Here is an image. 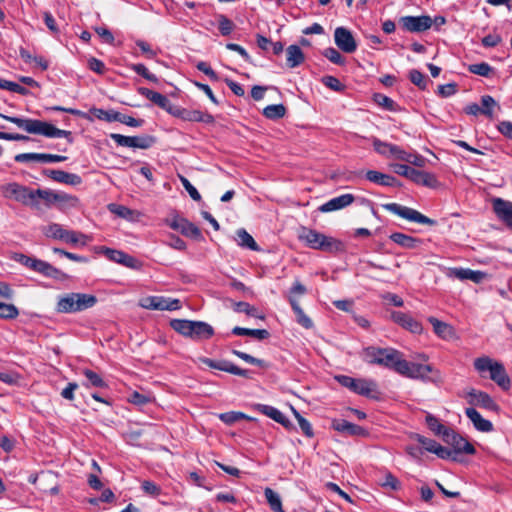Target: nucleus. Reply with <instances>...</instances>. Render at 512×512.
<instances>
[{
	"mask_svg": "<svg viewBox=\"0 0 512 512\" xmlns=\"http://www.w3.org/2000/svg\"><path fill=\"white\" fill-rule=\"evenodd\" d=\"M0 118H3L11 123H14L20 129H23L29 134L42 135L47 138H66L69 143L73 142L72 133L68 130H62L55 127L53 124L30 118H19L8 116L0 113Z\"/></svg>",
	"mask_w": 512,
	"mask_h": 512,
	"instance_id": "nucleus-1",
	"label": "nucleus"
},
{
	"mask_svg": "<svg viewBox=\"0 0 512 512\" xmlns=\"http://www.w3.org/2000/svg\"><path fill=\"white\" fill-rule=\"evenodd\" d=\"M97 303L96 296L86 293H67L58 297L56 311L71 314L92 308Z\"/></svg>",
	"mask_w": 512,
	"mask_h": 512,
	"instance_id": "nucleus-2",
	"label": "nucleus"
},
{
	"mask_svg": "<svg viewBox=\"0 0 512 512\" xmlns=\"http://www.w3.org/2000/svg\"><path fill=\"white\" fill-rule=\"evenodd\" d=\"M298 239L314 250L335 252L341 249V242L339 240L304 226L299 229Z\"/></svg>",
	"mask_w": 512,
	"mask_h": 512,
	"instance_id": "nucleus-3",
	"label": "nucleus"
},
{
	"mask_svg": "<svg viewBox=\"0 0 512 512\" xmlns=\"http://www.w3.org/2000/svg\"><path fill=\"white\" fill-rule=\"evenodd\" d=\"M474 368L480 374L489 372V378L504 391L510 389L511 380L501 362L493 360L488 356H482L474 360Z\"/></svg>",
	"mask_w": 512,
	"mask_h": 512,
	"instance_id": "nucleus-4",
	"label": "nucleus"
},
{
	"mask_svg": "<svg viewBox=\"0 0 512 512\" xmlns=\"http://www.w3.org/2000/svg\"><path fill=\"white\" fill-rule=\"evenodd\" d=\"M399 374L410 378L422 381H435L439 377V373L429 364H421L416 362H409L403 360Z\"/></svg>",
	"mask_w": 512,
	"mask_h": 512,
	"instance_id": "nucleus-5",
	"label": "nucleus"
},
{
	"mask_svg": "<svg viewBox=\"0 0 512 512\" xmlns=\"http://www.w3.org/2000/svg\"><path fill=\"white\" fill-rule=\"evenodd\" d=\"M336 379L343 387L362 396L372 397L377 392V384L373 380L355 379L345 375L337 376Z\"/></svg>",
	"mask_w": 512,
	"mask_h": 512,
	"instance_id": "nucleus-6",
	"label": "nucleus"
},
{
	"mask_svg": "<svg viewBox=\"0 0 512 512\" xmlns=\"http://www.w3.org/2000/svg\"><path fill=\"white\" fill-rule=\"evenodd\" d=\"M382 207L385 210H387L393 214H396V215L400 216L401 218L412 221V222H416L419 224L431 225V226L436 224L435 220L423 215L419 211L412 209L410 207L402 206L397 203L383 204Z\"/></svg>",
	"mask_w": 512,
	"mask_h": 512,
	"instance_id": "nucleus-7",
	"label": "nucleus"
},
{
	"mask_svg": "<svg viewBox=\"0 0 512 512\" xmlns=\"http://www.w3.org/2000/svg\"><path fill=\"white\" fill-rule=\"evenodd\" d=\"M4 197L14 200L26 206L35 205L34 190L16 182L6 184L2 187Z\"/></svg>",
	"mask_w": 512,
	"mask_h": 512,
	"instance_id": "nucleus-8",
	"label": "nucleus"
},
{
	"mask_svg": "<svg viewBox=\"0 0 512 512\" xmlns=\"http://www.w3.org/2000/svg\"><path fill=\"white\" fill-rule=\"evenodd\" d=\"M443 441L452 447L451 450L455 452L456 457L460 454L473 455L476 453L474 446L453 429H450L449 432L444 435Z\"/></svg>",
	"mask_w": 512,
	"mask_h": 512,
	"instance_id": "nucleus-9",
	"label": "nucleus"
},
{
	"mask_svg": "<svg viewBox=\"0 0 512 512\" xmlns=\"http://www.w3.org/2000/svg\"><path fill=\"white\" fill-rule=\"evenodd\" d=\"M399 24L404 31L420 33L430 29L433 20L428 15L403 16L399 19Z\"/></svg>",
	"mask_w": 512,
	"mask_h": 512,
	"instance_id": "nucleus-10",
	"label": "nucleus"
},
{
	"mask_svg": "<svg viewBox=\"0 0 512 512\" xmlns=\"http://www.w3.org/2000/svg\"><path fill=\"white\" fill-rule=\"evenodd\" d=\"M140 306L150 310H178L181 303L178 299L165 298L161 296H148L141 300Z\"/></svg>",
	"mask_w": 512,
	"mask_h": 512,
	"instance_id": "nucleus-11",
	"label": "nucleus"
},
{
	"mask_svg": "<svg viewBox=\"0 0 512 512\" xmlns=\"http://www.w3.org/2000/svg\"><path fill=\"white\" fill-rule=\"evenodd\" d=\"M199 361L210 368L217 369L220 371L228 372L233 375L241 376L244 378H250V371L246 369H242L232 362L227 360L215 361L213 359L207 357H200Z\"/></svg>",
	"mask_w": 512,
	"mask_h": 512,
	"instance_id": "nucleus-12",
	"label": "nucleus"
},
{
	"mask_svg": "<svg viewBox=\"0 0 512 512\" xmlns=\"http://www.w3.org/2000/svg\"><path fill=\"white\" fill-rule=\"evenodd\" d=\"M468 403L472 406H479L481 408L495 411L499 410V405L493 400V398L486 392L471 388L467 392Z\"/></svg>",
	"mask_w": 512,
	"mask_h": 512,
	"instance_id": "nucleus-13",
	"label": "nucleus"
},
{
	"mask_svg": "<svg viewBox=\"0 0 512 512\" xmlns=\"http://www.w3.org/2000/svg\"><path fill=\"white\" fill-rule=\"evenodd\" d=\"M492 208L496 217L512 230V202L502 199H492Z\"/></svg>",
	"mask_w": 512,
	"mask_h": 512,
	"instance_id": "nucleus-14",
	"label": "nucleus"
},
{
	"mask_svg": "<svg viewBox=\"0 0 512 512\" xmlns=\"http://www.w3.org/2000/svg\"><path fill=\"white\" fill-rule=\"evenodd\" d=\"M334 41L337 47L345 53H353L357 49V43L347 28L337 27L334 32Z\"/></svg>",
	"mask_w": 512,
	"mask_h": 512,
	"instance_id": "nucleus-15",
	"label": "nucleus"
},
{
	"mask_svg": "<svg viewBox=\"0 0 512 512\" xmlns=\"http://www.w3.org/2000/svg\"><path fill=\"white\" fill-rule=\"evenodd\" d=\"M403 360V354L400 351L394 348H384L382 358L377 359V365L394 370L399 374Z\"/></svg>",
	"mask_w": 512,
	"mask_h": 512,
	"instance_id": "nucleus-16",
	"label": "nucleus"
},
{
	"mask_svg": "<svg viewBox=\"0 0 512 512\" xmlns=\"http://www.w3.org/2000/svg\"><path fill=\"white\" fill-rule=\"evenodd\" d=\"M391 318L395 323L414 334H420L423 331L422 324L406 313L394 311Z\"/></svg>",
	"mask_w": 512,
	"mask_h": 512,
	"instance_id": "nucleus-17",
	"label": "nucleus"
},
{
	"mask_svg": "<svg viewBox=\"0 0 512 512\" xmlns=\"http://www.w3.org/2000/svg\"><path fill=\"white\" fill-rule=\"evenodd\" d=\"M43 174L58 183H64L72 186H77L82 183V178L74 173H68L63 170L46 169Z\"/></svg>",
	"mask_w": 512,
	"mask_h": 512,
	"instance_id": "nucleus-18",
	"label": "nucleus"
},
{
	"mask_svg": "<svg viewBox=\"0 0 512 512\" xmlns=\"http://www.w3.org/2000/svg\"><path fill=\"white\" fill-rule=\"evenodd\" d=\"M355 200L352 194H343L338 197L332 198L326 203L322 204L318 210L322 213H328L336 210L343 209L351 205Z\"/></svg>",
	"mask_w": 512,
	"mask_h": 512,
	"instance_id": "nucleus-19",
	"label": "nucleus"
},
{
	"mask_svg": "<svg viewBox=\"0 0 512 512\" xmlns=\"http://www.w3.org/2000/svg\"><path fill=\"white\" fill-rule=\"evenodd\" d=\"M34 272H37L45 277L52 278L58 281H64L68 278V275L58 268L52 266L50 263L37 259L35 263Z\"/></svg>",
	"mask_w": 512,
	"mask_h": 512,
	"instance_id": "nucleus-20",
	"label": "nucleus"
},
{
	"mask_svg": "<svg viewBox=\"0 0 512 512\" xmlns=\"http://www.w3.org/2000/svg\"><path fill=\"white\" fill-rule=\"evenodd\" d=\"M332 427L338 432L345 433L352 436H365L367 431L354 423H351L344 419H336L332 422Z\"/></svg>",
	"mask_w": 512,
	"mask_h": 512,
	"instance_id": "nucleus-21",
	"label": "nucleus"
},
{
	"mask_svg": "<svg viewBox=\"0 0 512 512\" xmlns=\"http://www.w3.org/2000/svg\"><path fill=\"white\" fill-rule=\"evenodd\" d=\"M465 414L468 417V419L473 423L476 430L481 432H491L493 430L492 422L487 419H484L475 408H466Z\"/></svg>",
	"mask_w": 512,
	"mask_h": 512,
	"instance_id": "nucleus-22",
	"label": "nucleus"
},
{
	"mask_svg": "<svg viewBox=\"0 0 512 512\" xmlns=\"http://www.w3.org/2000/svg\"><path fill=\"white\" fill-rule=\"evenodd\" d=\"M409 180L415 184L429 188H436L439 185V182L434 174L422 170H417L415 168H413L411 171Z\"/></svg>",
	"mask_w": 512,
	"mask_h": 512,
	"instance_id": "nucleus-23",
	"label": "nucleus"
},
{
	"mask_svg": "<svg viewBox=\"0 0 512 512\" xmlns=\"http://www.w3.org/2000/svg\"><path fill=\"white\" fill-rule=\"evenodd\" d=\"M254 410L259 411L260 413L266 415L267 417L273 419L277 423L282 424L285 427H288L290 425V421L285 417V415L278 410L277 408L265 404H254L253 406Z\"/></svg>",
	"mask_w": 512,
	"mask_h": 512,
	"instance_id": "nucleus-24",
	"label": "nucleus"
},
{
	"mask_svg": "<svg viewBox=\"0 0 512 512\" xmlns=\"http://www.w3.org/2000/svg\"><path fill=\"white\" fill-rule=\"evenodd\" d=\"M447 275L459 280H471L475 283L481 282L484 278V273L468 268H452L449 269Z\"/></svg>",
	"mask_w": 512,
	"mask_h": 512,
	"instance_id": "nucleus-25",
	"label": "nucleus"
},
{
	"mask_svg": "<svg viewBox=\"0 0 512 512\" xmlns=\"http://www.w3.org/2000/svg\"><path fill=\"white\" fill-rule=\"evenodd\" d=\"M368 181L382 186H400L398 180L389 175L376 170H368L365 173Z\"/></svg>",
	"mask_w": 512,
	"mask_h": 512,
	"instance_id": "nucleus-26",
	"label": "nucleus"
},
{
	"mask_svg": "<svg viewBox=\"0 0 512 512\" xmlns=\"http://www.w3.org/2000/svg\"><path fill=\"white\" fill-rule=\"evenodd\" d=\"M138 93L149 99L151 102H153L163 110H166V108L169 107L170 100L165 95L159 92H155L146 87H139Z\"/></svg>",
	"mask_w": 512,
	"mask_h": 512,
	"instance_id": "nucleus-27",
	"label": "nucleus"
},
{
	"mask_svg": "<svg viewBox=\"0 0 512 512\" xmlns=\"http://www.w3.org/2000/svg\"><path fill=\"white\" fill-rule=\"evenodd\" d=\"M305 60L303 51L298 45H290L286 49V64L289 68L300 66Z\"/></svg>",
	"mask_w": 512,
	"mask_h": 512,
	"instance_id": "nucleus-28",
	"label": "nucleus"
},
{
	"mask_svg": "<svg viewBox=\"0 0 512 512\" xmlns=\"http://www.w3.org/2000/svg\"><path fill=\"white\" fill-rule=\"evenodd\" d=\"M192 334L191 338L200 340V339H209L214 334L213 327L203 321H193L192 325Z\"/></svg>",
	"mask_w": 512,
	"mask_h": 512,
	"instance_id": "nucleus-29",
	"label": "nucleus"
},
{
	"mask_svg": "<svg viewBox=\"0 0 512 512\" xmlns=\"http://www.w3.org/2000/svg\"><path fill=\"white\" fill-rule=\"evenodd\" d=\"M428 321L432 325L435 334L440 338L449 339L453 337L454 329L451 325L443 321H440L439 319L433 316L429 317Z\"/></svg>",
	"mask_w": 512,
	"mask_h": 512,
	"instance_id": "nucleus-30",
	"label": "nucleus"
},
{
	"mask_svg": "<svg viewBox=\"0 0 512 512\" xmlns=\"http://www.w3.org/2000/svg\"><path fill=\"white\" fill-rule=\"evenodd\" d=\"M289 303L296 315L297 323L305 329H311L313 327V321L305 314L303 309L300 307L298 300L292 296H289Z\"/></svg>",
	"mask_w": 512,
	"mask_h": 512,
	"instance_id": "nucleus-31",
	"label": "nucleus"
},
{
	"mask_svg": "<svg viewBox=\"0 0 512 512\" xmlns=\"http://www.w3.org/2000/svg\"><path fill=\"white\" fill-rule=\"evenodd\" d=\"M389 238L399 246L406 248V249H415L419 246V244L422 242L418 238H414L412 236L406 235L401 232H395L392 233Z\"/></svg>",
	"mask_w": 512,
	"mask_h": 512,
	"instance_id": "nucleus-32",
	"label": "nucleus"
},
{
	"mask_svg": "<svg viewBox=\"0 0 512 512\" xmlns=\"http://www.w3.org/2000/svg\"><path fill=\"white\" fill-rule=\"evenodd\" d=\"M60 240L72 245L79 244L81 246H86L90 238L81 232L64 229L62 238Z\"/></svg>",
	"mask_w": 512,
	"mask_h": 512,
	"instance_id": "nucleus-33",
	"label": "nucleus"
},
{
	"mask_svg": "<svg viewBox=\"0 0 512 512\" xmlns=\"http://www.w3.org/2000/svg\"><path fill=\"white\" fill-rule=\"evenodd\" d=\"M182 115V120L185 121L203 122L207 124L214 122V117L211 114L204 113L200 110H189L184 108Z\"/></svg>",
	"mask_w": 512,
	"mask_h": 512,
	"instance_id": "nucleus-34",
	"label": "nucleus"
},
{
	"mask_svg": "<svg viewBox=\"0 0 512 512\" xmlns=\"http://www.w3.org/2000/svg\"><path fill=\"white\" fill-rule=\"evenodd\" d=\"M232 333L238 336H251L258 340H264L270 336L269 331L266 329H249L239 326L234 327Z\"/></svg>",
	"mask_w": 512,
	"mask_h": 512,
	"instance_id": "nucleus-35",
	"label": "nucleus"
},
{
	"mask_svg": "<svg viewBox=\"0 0 512 512\" xmlns=\"http://www.w3.org/2000/svg\"><path fill=\"white\" fill-rule=\"evenodd\" d=\"M264 495L270 509L273 512H285L282 506L281 497L277 492H275L273 489L269 487H266L264 489Z\"/></svg>",
	"mask_w": 512,
	"mask_h": 512,
	"instance_id": "nucleus-36",
	"label": "nucleus"
},
{
	"mask_svg": "<svg viewBox=\"0 0 512 512\" xmlns=\"http://www.w3.org/2000/svg\"><path fill=\"white\" fill-rule=\"evenodd\" d=\"M35 205L33 208L39 207V200H42L46 206L55 204V191L48 189H37L34 190Z\"/></svg>",
	"mask_w": 512,
	"mask_h": 512,
	"instance_id": "nucleus-37",
	"label": "nucleus"
},
{
	"mask_svg": "<svg viewBox=\"0 0 512 512\" xmlns=\"http://www.w3.org/2000/svg\"><path fill=\"white\" fill-rule=\"evenodd\" d=\"M237 242L241 247L248 248L253 251H258L259 247L253 237L245 230L239 229L236 232Z\"/></svg>",
	"mask_w": 512,
	"mask_h": 512,
	"instance_id": "nucleus-38",
	"label": "nucleus"
},
{
	"mask_svg": "<svg viewBox=\"0 0 512 512\" xmlns=\"http://www.w3.org/2000/svg\"><path fill=\"white\" fill-rule=\"evenodd\" d=\"M193 321L185 319H174L170 322V326L179 334L190 337L192 334Z\"/></svg>",
	"mask_w": 512,
	"mask_h": 512,
	"instance_id": "nucleus-39",
	"label": "nucleus"
},
{
	"mask_svg": "<svg viewBox=\"0 0 512 512\" xmlns=\"http://www.w3.org/2000/svg\"><path fill=\"white\" fill-rule=\"evenodd\" d=\"M425 422H426L428 428L433 433H435L438 436H441L442 438L451 429V428H448V427L444 426L443 424H441L440 421L432 414L426 415Z\"/></svg>",
	"mask_w": 512,
	"mask_h": 512,
	"instance_id": "nucleus-40",
	"label": "nucleus"
},
{
	"mask_svg": "<svg viewBox=\"0 0 512 512\" xmlns=\"http://www.w3.org/2000/svg\"><path fill=\"white\" fill-rule=\"evenodd\" d=\"M219 419L227 424V425H233L234 423L240 421V420H248V421H253L254 418L253 417H250L242 412H238V411H230V412H225V413H221L219 414Z\"/></svg>",
	"mask_w": 512,
	"mask_h": 512,
	"instance_id": "nucleus-41",
	"label": "nucleus"
},
{
	"mask_svg": "<svg viewBox=\"0 0 512 512\" xmlns=\"http://www.w3.org/2000/svg\"><path fill=\"white\" fill-rule=\"evenodd\" d=\"M286 114V107L283 104L268 105L263 109V115L271 120L283 118Z\"/></svg>",
	"mask_w": 512,
	"mask_h": 512,
	"instance_id": "nucleus-42",
	"label": "nucleus"
},
{
	"mask_svg": "<svg viewBox=\"0 0 512 512\" xmlns=\"http://www.w3.org/2000/svg\"><path fill=\"white\" fill-rule=\"evenodd\" d=\"M481 104H482V107H480L481 108V114L485 115L488 118H492L493 117V114H494L493 109L495 107L500 109V106L498 105V103L490 95L482 96L481 97Z\"/></svg>",
	"mask_w": 512,
	"mask_h": 512,
	"instance_id": "nucleus-43",
	"label": "nucleus"
},
{
	"mask_svg": "<svg viewBox=\"0 0 512 512\" xmlns=\"http://www.w3.org/2000/svg\"><path fill=\"white\" fill-rule=\"evenodd\" d=\"M83 375L87 379V382L84 383V385L86 387L93 386V387L104 388L107 386L105 381L102 379V377L98 373H96L90 369H84Z\"/></svg>",
	"mask_w": 512,
	"mask_h": 512,
	"instance_id": "nucleus-44",
	"label": "nucleus"
},
{
	"mask_svg": "<svg viewBox=\"0 0 512 512\" xmlns=\"http://www.w3.org/2000/svg\"><path fill=\"white\" fill-rule=\"evenodd\" d=\"M90 113L98 118L99 120H105L107 122H117L119 112L115 110H104L101 108H92Z\"/></svg>",
	"mask_w": 512,
	"mask_h": 512,
	"instance_id": "nucleus-45",
	"label": "nucleus"
},
{
	"mask_svg": "<svg viewBox=\"0 0 512 512\" xmlns=\"http://www.w3.org/2000/svg\"><path fill=\"white\" fill-rule=\"evenodd\" d=\"M41 231L47 238L60 240L62 238L64 228L58 223H51L43 226Z\"/></svg>",
	"mask_w": 512,
	"mask_h": 512,
	"instance_id": "nucleus-46",
	"label": "nucleus"
},
{
	"mask_svg": "<svg viewBox=\"0 0 512 512\" xmlns=\"http://www.w3.org/2000/svg\"><path fill=\"white\" fill-rule=\"evenodd\" d=\"M234 310L236 312L245 313V314H247L248 316H251V317H255V318H259V319H264V316L259 314L258 309L256 307L250 305L247 302L240 301V302L235 303L234 304Z\"/></svg>",
	"mask_w": 512,
	"mask_h": 512,
	"instance_id": "nucleus-47",
	"label": "nucleus"
},
{
	"mask_svg": "<svg viewBox=\"0 0 512 512\" xmlns=\"http://www.w3.org/2000/svg\"><path fill=\"white\" fill-rule=\"evenodd\" d=\"M183 225L181 227V230L180 232L186 236V237H190V238H193V239H201L202 238V233L200 231V229L195 225L193 224L192 222L188 221L187 219L182 222Z\"/></svg>",
	"mask_w": 512,
	"mask_h": 512,
	"instance_id": "nucleus-48",
	"label": "nucleus"
},
{
	"mask_svg": "<svg viewBox=\"0 0 512 512\" xmlns=\"http://www.w3.org/2000/svg\"><path fill=\"white\" fill-rule=\"evenodd\" d=\"M151 135L132 136V148L148 149L155 143Z\"/></svg>",
	"mask_w": 512,
	"mask_h": 512,
	"instance_id": "nucleus-49",
	"label": "nucleus"
},
{
	"mask_svg": "<svg viewBox=\"0 0 512 512\" xmlns=\"http://www.w3.org/2000/svg\"><path fill=\"white\" fill-rule=\"evenodd\" d=\"M383 349L380 347L369 346L363 350L365 360L370 364H377V359L383 356Z\"/></svg>",
	"mask_w": 512,
	"mask_h": 512,
	"instance_id": "nucleus-50",
	"label": "nucleus"
},
{
	"mask_svg": "<svg viewBox=\"0 0 512 512\" xmlns=\"http://www.w3.org/2000/svg\"><path fill=\"white\" fill-rule=\"evenodd\" d=\"M108 209L111 213L120 218L131 220L133 219L134 211L124 205L110 204Z\"/></svg>",
	"mask_w": 512,
	"mask_h": 512,
	"instance_id": "nucleus-51",
	"label": "nucleus"
},
{
	"mask_svg": "<svg viewBox=\"0 0 512 512\" xmlns=\"http://www.w3.org/2000/svg\"><path fill=\"white\" fill-rule=\"evenodd\" d=\"M218 28L223 36H228L232 33L235 28V24L223 14L217 16Z\"/></svg>",
	"mask_w": 512,
	"mask_h": 512,
	"instance_id": "nucleus-52",
	"label": "nucleus"
},
{
	"mask_svg": "<svg viewBox=\"0 0 512 512\" xmlns=\"http://www.w3.org/2000/svg\"><path fill=\"white\" fill-rule=\"evenodd\" d=\"M0 88L14 92V93H18L20 95H28L29 94L28 89L25 88L24 86H22L16 82L4 80L1 78H0Z\"/></svg>",
	"mask_w": 512,
	"mask_h": 512,
	"instance_id": "nucleus-53",
	"label": "nucleus"
},
{
	"mask_svg": "<svg viewBox=\"0 0 512 512\" xmlns=\"http://www.w3.org/2000/svg\"><path fill=\"white\" fill-rule=\"evenodd\" d=\"M373 100L376 104L379 106L385 108L388 111H396V103L389 98L388 96L381 94V93H375L373 96Z\"/></svg>",
	"mask_w": 512,
	"mask_h": 512,
	"instance_id": "nucleus-54",
	"label": "nucleus"
},
{
	"mask_svg": "<svg viewBox=\"0 0 512 512\" xmlns=\"http://www.w3.org/2000/svg\"><path fill=\"white\" fill-rule=\"evenodd\" d=\"M19 315V310L14 304L0 302V318L15 319Z\"/></svg>",
	"mask_w": 512,
	"mask_h": 512,
	"instance_id": "nucleus-55",
	"label": "nucleus"
},
{
	"mask_svg": "<svg viewBox=\"0 0 512 512\" xmlns=\"http://www.w3.org/2000/svg\"><path fill=\"white\" fill-rule=\"evenodd\" d=\"M409 79L414 85H416L421 90L426 89V86H427L426 76L419 70L412 69L409 72Z\"/></svg>",
	"mask_w": 512,
	"mask_h": 512,
	"instance_id": "nucleus-56",
	"label": "nucleus"
},
{
	"mask_svg": "<svg viewBox=\"0 0 512 512\" xmlns=\"http://www.w3.org/2000/svg\"><path fill=\"white\" fill-rule=\"evenodd\" d=\"M372 144L374 150L383 157L390 158V148L391 143L381 141L380 139L374 137L372 139Z\"/></svg>",
	"mask_w": 512,
	"mask_h": 512,
	"instance_id": "nucleus-57",
	"label": "nucleus"
},
{
	"mask_svg": "<svg viewBox=\"0 0 512 512\" xmlns=\"http://www.w3.org/2000/svg\"><path fill=\"white\" fill-rule=\"evenodd\" d=\"M293 413L295 415V418L298 421V424H299L302 432L307 437L312 438L314 436V432H313L310 422L307 419H305L297 410L293 409Z\"/></svg>",
	"mask_w": 512,
	"mask_h": 512,
	"instance_id": "nucleus-58",
	"label": "nucleus"
},
{
	"mask_svg": "<svg viewBox=\"0 0 512 512\" xmlns=\"http://www.w3.org/2000/svg\"><path fill=\"white\" fill-rule=\"evenodd\" d=\"M468 70L473 74L488 77L492 71V67L486 62H481L470 65Z\"/></svg>",
	"mask_w": 512,
	"mask_h": 512,
	"instance_id": "nucleus-59",
	"label": "nucleus"
},
{
	"mask_svg": "<svg viewBox=\"0 0 512 512\" xmlns=\"http://www.w3.org/2000/svg\"><path fill=\"white\" fill-rule=\"evenodd\" d=\"M323 55L334 64L343 65L345 63L344 57L333 47L326 48Z\"/></svg>",
	"mask_w": 512,
	"mask_h": 512,
	"instance_id": "nucleus-60",
	"label": "nucleus"
},
{
	"mask_svg": "<svg viewBox=\"0 0 512 512\" xmlns=\"http://www.w3.org/2000/svg\"><path fill=\"white\" fill-rule=\"evenodd\" d=\"M130 68L136 72L137 74L141 75L145 79L151 82H158V78L155 74H152L149 72V70L146 68L143 64H131Z\"/></svg>",
	"mask_w": 512,
	"mask_h": 512,
	"instance_id": "nucleus-61",
	"label": "nucleus"
},
{
	"mask_svg": "<svg viewBox=\"0 0 512 512\" xmlns=\"http://www.w3.org/2000/svg\"><path fill=\"white\" fill-rule=\"evenodd\" d=\"M120 264L127 268H131V269H135V270H139L142 267V263L138 259H136L135 257H133L123 251L121 253Z\"/></svg>",
	"mask_w": 512,
	"mask_h": 512,
	"instance_id": "nucleus-62",
	"label": "nucleus"
},
{
	"mask_svg": "<svg viewBox=\"0 0 512 512\" xmlns=\"http://www.w3.org/2000/svg\"><path fill=\"white\" fill-rule=\"evenodd\" d=\"M77 202V198L63 192H55V204L60 207L65 205L74 206Z\"/></svg>",
	"mask_w": 512,
	"mask_h": 512,
	"instance_id": "nucleus-63",
	"label": "nucleus"
},
{
	"mask_svg": "<svg viewBox=\"0 0 512 512\" xmlns=\"http://www.w3.org/2000/svg\"><path fill=\"white\" fill-rule=\"evenodd\" d=\"M433 453L443 460L459 461V458L455 456V452H452V450L440 444L437 445Z\"/></svg>",
	"mask_w": 512,
	"mask_h": 512,
	"instance_id": "nucleus-64",
	"label": "nucleus"
}]
</instances>
